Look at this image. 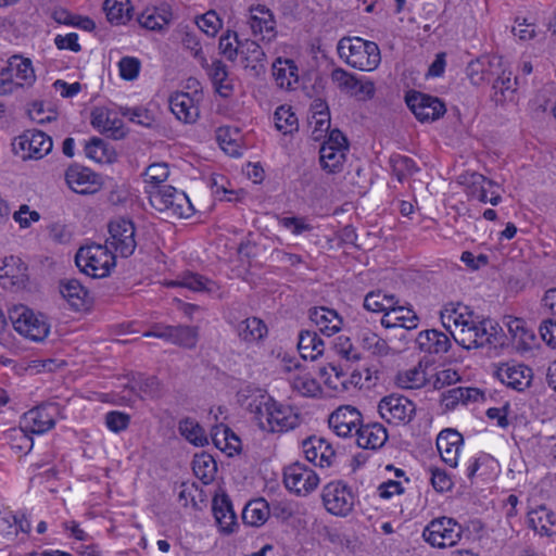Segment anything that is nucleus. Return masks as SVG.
<instances>
[{
	"label": "nucleus",
	"mask_w": 556,
	"mask_h": 556,
	"mask_svg": "<svg viewBox=\"0 0 556 556\" xmlns=\"http://www.w3.org/2000/svg\"><path fill=\"white\" fill-rule=\"evenodd\" d=\"M273 76L280 88L291 89L299 80V68L293 60L277 58L273 63Z\"/></svg>",
	"instance_id": "35"
},
{
	"label": "nucleus",
	"mask_w": 556,
	"mask_h": 556,
	"mask_svg": "<svg viewBox=\"0 0 556 556\" xmlns=\"http://www.w3.org/2000/svg\"><path fill=\"white\" fill-rule=\"evenodd\" d=\"M247 409L258 428L266 432H287L301 424L300 414L294 407L277 402L267 393L251 396Z\"/></svg>",
	"instance_id": "1"
},
{
	"label": "nucleus",
	"mask_w": 556,
	"mask_h": 556,
	"mask_svg": "<svg viewBox=\"0 0 556 556\" xmlns=\"http://www.w3.org/2000/svg\"><path fill=\"white\" fill-rule=\"evenodd\" d=\"M179 432L197 446H204L208 442L203 428L191 418H186L179 422Z\"/></svg>",
	"instance_id": "51"
},
{
	"label": "nucleus",
	"mask_w": 556,
	"mask_h": 556,
	"mask_svg": "<svg viewBox=\"0 0 556 556\" xmlns=\"http://www.w3.org/2000/svg\"><path fill=\"white\" fill-rule=\"evenodd\" d=\"M149 201L155 210L172 216L188 218L194 213L188 195L173 186L149 191Z\"/></svg>",
	"instance_id": "6"
},
{
	"label": "nucleus",
	"mask_w": 556,
	"mask_h": 556,
	"mask_svg": "<svg viewBox=\"0 0 556 556\" xmlns=\"http://www.w3.org/2000/svg\"><path fill=\"white\" fill-rule=\"evenodd\" d=\"M123 116L128 117L130 122L141 126L149 127L153 124L154 118L144 108H121Z\"/></svg>",
	"instance_id": "58"
},
{
	"label": "nucleus",
	"mask_w": 556,
	"mask_h": 556,
	"mask_svg": "<svg viewBox=\"0 0 556 556\" xmlns=\"http://www.w3.org/2000/svg\"><path fill=\"white\" fill-rule=\"evenodd\" d=\"M504 65V60L498 55H483L471 61L467 66V76L476 85L491 83Z\"/></svg>",
	"instance_id": "18"
},
{
	"label": "nucleus",
	"mask_w": 556,
	"mask_h": 556,
	"mask_svg": "<svg viewBox=\"0 0 556 556\" xmlns=\"http://www.w3.org/2000/svg\"><path fill=\"white\" fill-rule=\"evenodd\" d=\"M167 287H184L193 292L205 293L211 296H220V286L217 280H169Z\"/></svg>",
	"instance_id": "46"
},
{
	"label": "nucleus",
	"mask_w": 556,
	"mask_h": 556,
	"mask_svg": "<svg viewBox=\"0 0 556 556\" xmlns=\"http://www.w3.org/2000/svg\"><path fill=\"white\" fill-rule=\"evenodd\" d=\"M199 341V327L178 325L174 326L173 344L194 349Z\"/></svg>",
	"instance_id": "52"
},
{
	"label": "nucleus",
	"mask_w": 556,
	"mask_h": 556,
	"mask_svg": "<svg viewBox=\"0 0 556 556\" xmlns=\"http://www.w3.org/2000/svg\"><path fill=\"white\" fill-rule=\"evenodd\" d=\"M500 73L493 78L491 101L497 106H505L516 101L517 78L513 77V73L504 64L498 71Z\"/></svg>",
	"instance_id": "17"
},
{
	"label": "nucleus",
	"mask_w": 556,
	"mask_h": 556,
	"mask_svg": "<svg viewBox=\"0 0 556 556\" xmlns=\"http://www.w3.org/2000/svg\"><path fill=\"white\" fill-rule=\"evenodd\" d=\"M382 419L388 424H408L416 413L415 404L403 395L391 394L384 396L378 405Z\"/></svg>",
	"instance_id": "13"
},
{
	"label": "nucleus",
	"mask_w": 556,
	"mask_h": 556,
	"mask_svg": "<svg viewBox=\"0 0 556 556\" xmlns=\"http://www.w3.org/2000/svg\"><path fill=\"white\" fill-rule=\"evenodd\" d=\"M337 50L342 60L359 71H374L381 61L378 45L359 37H343L339 40Z\"/></svg>",
	"instance_id": "3"
},
{
	"label": "nucleus",
	"mask_w": 556,
	"mask_h": 556,
	"mask_svg": "<svg viewBox=\"0 0 556 556\" xmlns=\"http://www.w3.org/2000/svg\"><path fill=\"white\" fill-rule=\"evenodd\" d=\"M86 155L99 163L109 161L108 148L105 142L97 137L91 140L85 147Z\"/></svg>",
	"instance_id": "59"
},
{
	"label": "nucleus",
	"mask_w": 556,
	"mask_h": 556,
	"mask_svg": "<svg viewBox=\"0 0 556 556\" xmlns=\"http://www.w3.org/2000/svg\"><path fill=\"white\" fill-rule=\"evenodd\" d=\"M91 125L114 139H122L125 136L123 122L114 112L103 106H97L91 111Z\"/></svg>",
	"instance_id": "24"
},
{
	"label": "nucleus",
	"mask_w": 556,
	"mask_h": 556,
	"mask_svg": "<svg viewBox=\"0 0 556 556\" xmlns=\"http://www.w3.org/2000/svg\"><path fill=\"white\" fill-rule=\"evenodd\" d=\"M243 41L238 39V35L235 31L228 30L219 38L218 48L220 53L228 60L233 62L238 54H240V46Z\"/></svg>",
	"instance_id": "55"
},
{
	"label": "nucleus",
	"mask_w": 556,
	"mask_h": 556,
	"mask_svg": "<svg viewBox=\"0 0 556 556\" xmlns=\"http://www.w3.org/2000/svg\"><path fill=\"white\" fill-rule=\"evenodd\" d=\"M415 343L419 351L435 355L446 353L452 346L450 338L437 329L420 331Z\"/></svg>",
	"instance_id": "27"
},
{
	"label": "nucleus",
	"mask_w": 556,
	"mask_h": 556,
	"mask_svg": "<svg viewBox=\"0 0 556 556\" xmlns=\"http://www.w3.org/2000/svg\"><path fill=\"white\" fill-rule=\"evenodd\" d=\"M169 175L166 163H154L147 167L144 172V181L155 188L159 184L165 181Z\"/></svg>",
	"instance_id": "57"
},
{
	"label": "nucleus",
	"mask_w": 556,
	"mask_h": 556,
	"mask_svg": "<svg viewBox=\"0 0 556 556\" xmlns=\"http://www.w3.org/2000/svg\"><path fill=\"white\" fill-rule=\"evenodd\" d=\"M405 101L415 117L421 123L434 122L446 112L445 104L441 99L419 91L407 92Z\"/></svg>",
	"instance_id": "9"
},
{
	"label": "nucleus",
	"mask_w": 556,
	"mask_h": 556,
	"mask_svg": "<svg viewBox=\"0 0 556 556\" xmlns=\"http://www.w3.org/2000/svg\"><path fill=\"white\" fill-rule=\"evenodd\" d=\"M270 515L268 503L264 498L250 501L243 508L242 520L244 523L260 527L264 525Z\"/></svg>",
	"instance_id": "37"
},
{
	"label": "nucleus",
	"mask_w": 556,
	"mask_h": 556,
	"mask_svg": "<svg viewBox=\"0 0 556 556\" xmlns=\"http://www.w3.org/2000/svg\"><path fill=\"white\" fill-rule=\"evenodd\" d=\"M331 79L338 87L346 92H355L358 89V80L354 75L343 68H336L331 73Z\"/></svg>",
	"instance_id": "56"
},
{
	"label": "nucleus",
	"mask_w": 556,
	"mask_h": 556,
	"mask_svg": "<svg viewBox=\"0 0 556 556\" xmlns=\"http://www.w3.org/2000/svg\"><path fill=\"white\" fill-rule=\"evenodd\" d=\"M309 126L313 128L312 135L315 140H319L328 135L330 129V114L325 102L318 101L313 105L312 116L309 117Z\"/></svg>",
	"instance_id": "36"
},
{
	"label": "nucleus",
	"mask_w": 556,
	"mask_h": 556,
	"mask_svg": "<svg viewBox=\"0 0 556 556\" xmlns=\"http://www.w3.org/2000/svg\"><path fill=\"white\" fill-rule=\"evenodd\" d=\"M506 326L511 338L526 349H530L535 340L532 330L526 327V321L517 317H507Z\"/></svg>",
	"instance_id": "45"
},
{
	"label": "nucleus",
	"mask_w": 556,
	"mask_h": 556,
	"mask_svg": "<svg viewBox=\"0 0 556 556\" xmlns=\"http://www.w3.org/2000/svg\"><path fill=\"white\" fill-rule=\"evenodd\" d=\"M248 24L255 37L261 40L271 41L276 38V21L273 13L265 5L251 8Z\"/></svg>",
	"instance_id": "22"
},
{
	"label": "nucleus",
	"mask_w": 556,
	"mask_h": 556,
	"mask_svg": "<svg viewBox=\"0 0 556 556\" xmlns=\"http://www.w3.org/2000/svg\"><path fill=\"white\" fill-rule=\"evenodd\" d=\"M478 394L477 389L457 387L443 393L442 401L446 408H454L458 403L465 404L471 399H476Z\"/></svg>",
	"instance_id": "54"
},
{
	"label": "nucleus",
	"mask_w": 556,
	"mask_h": 556,
	"mask_svg": "<svg viewBox=\"0 0 556 556\" xmlns=\"http://www.w3.org/2000/svg\"><path fill=\"white\" fill-rule=\"evenodd\" d=\"M103 11L111 24L122 25L130 20L131 5L129 0H105Z\"/></svg>",
	"instance_id": "42"
},
{
	"label": "nucleus",
	"mask_w": 556,
	"mask_h": 556,
	"mask_svg": "<svg viewBox=\"0 0 556 556\" xmlns=\"http://www.w3.org/2000/svg\"><path fill=\"white\" fill-rule=\"evenodd\" d=\"M348 150L346 137L339 129H332L319 150L323 168L329 173L340 172L345 162Z\"/></svg>",
	"instance_id": "10"
},
{
	"label": "nucleus",
	"mask_w": 556,
	"mask_h": 556,
	"mask_svg": "<svg viewBox=\"0 0 556 556\" xmlns=\"http://www.w3.org/2000/svg\"><path fill=\"white\" fill-rule=\"evenodd\" d=\"M321 498L327 511L334 516H348L354 507V495L342 481H332L326 484Z\"/></svg>",
	"instance_id": "11"
},
{
	"label": "nucleus",
	"mask_w": 556,
	"mask_h": 556,
	"mask_svg": "<svg viewBox=\"0 0 556 556\" xmlns=\"http://www.w3.org/2000/svg\"><path fill=\"white\" fill-rule=\"evenodd\" d=\"M529 526L539 534L552 536L556 534V514L544 505L528 513Z\"/></svg>",
	"instance_id": "32"
},
{
	"label": "nucleus",
	"mask_w": 556,
	"mask_h": 556,
	"mask_svg": "<svg viewBox=\"0 0 556 556\" xmlns=\"http://www.w3.org/2000/svg\"><path fill=\"white\" fill-rule=\"evenodd\" d=\"M451 336L456 343L466 350L480 349L486 345L496 349L506 344L503 329L491 320H470L467 327L453 330Z\"/></svg>",
	"instance_id": "2"
},
{
	"label": "nucleus",
	"mask_w": 556,
	"mask_h": 556,
	"mask_svg": "<svg viewBox=\"0 0 556 556\" xmlns=\"http://www.w3.org/2000/svg\"><path fill=\"white\" fill-rule=\"evenodd\" d=\"M399 304L394 294L383 293L380 290L367 293L364 299V307L374 313H384L390 311L393 305Z\"/></svg>",
	"instance_id": "44"
},
{
	"label": "nucleus",
	"mask_w": 556,
	"mask_h": 556,
	"mask_svg": "<svg viewBox=\"0 0 556 556\" xmlns=\"http://www.w3.org/2000/svg\"><path fill=\"white\" fill-rule=\"evenodd\" d=\"M110 237L106 240L116 252L123 257L130 256L136 249L135 225L131 220L118 218L112 220L109 225Z\"/></svg>",
	"instance_id": "14"
},
{
	"label": "nucleus",
	"mask_w": 556,
	"mask_h": 556,
	"mask_svg": "<svg viewBox=\"0 0 556 556\" xmlns=\"http://www.w3.org/2000/svg\"><path fill=\"white\" fill-rule=\"evenodd\" d=\"M291 388L299 394L314 397L320 393V384L307 372L298 374L291 379Z\"/></svg>",
	"instance_id": "50"
},
{
	"label": "nucleus",
	"mask_w": 556,
	"mask_h": 556,
	"mask_svg": "<svg viewBox=\"0 0 556 556\" xmlns=\"http://www.w3.org/2000/svg\"><path fill=\"white\" fill-rule=\"evenodd\" d=\"M9 317L14 329L29 340L43 341L50 332L47 317L41 313H35L25 305H15L10 309Z\"/></svg>",
	"instance_id": "5"
},
{
	"label": "nucleus",
	"mask_w": 556,
	"mask_h": 556,
	"mask_svg": "<svg viewBox=\"0 0 556 556\" xmlns=\"http://www.w3.org/2000/svg\"><path fill=\"white\" fill-rule=\"evenodd\" d=\"M7 63L11 78L17 84V89L33 85L36 75L29 59L22 58L21 55H12Z\"/></svg>",
	"instance_id": "34"
},
{
	"label": "nucleus",
	"mask_w": 556,
	"mask_h": 556,
	"mask_svg": "<svg viewBox=\"0 0 556 556\" xmlns=\"http://www.w3.org/2000/svg\"><path fill=\"white\" fill-rule=\"evenodd\" d=\"M67 186L76 193L91 194L101 188L98 174L87 167L71 166L65 173Z\"/></svg>",
	"instance_id": "19"
},
{
	"label": "nucleus",
	"mask_w": 556,
	"mask_h": 556,
	"mask_svg": "<svg viewBox=\"0 0 556 556\" xmlns=\"http://www.w3.org/2000/svg\"><path fill=\"white\" fill-rule=\"evenodd\" d=\"M471 184L475 188L471 191V195L477 198L480 202L491 203L492 205H497L501 202V195L495 191H490V188L494 185L492 180L481 174L475 173L471 175Z\"/></svg>",
	"instance_id": "40"
},
{
	"label": "nucleus",
	"mask_w": 556,
	"mask_h": 556,
	"mask_svg": "<svg viewBox=\"0 0 556 556\" xmlns=\"http://www.w3.org/2000/svg\"><path fill=\"white\" fill-rule=\"evenodd\" d=\"M172 13L166 8L147 9L138 16V23L149 30H161L168 25Z\"/></svg>",
	"instance_id": "41"
},
{
	"label": "nucleus",
	"mask_w": 556,
	"mask_h": 556,
	"mask_svg": "<svg viewBox=\"0 0 556 556\" xmlns=\"http://www.w3.org/2000/svg\"><path fill=\"white\" fill-rule=\"evenodd\" d=\"M309 319L318 327L319 331L331 337L342 328L343 320L341 316L328 307H313L309 309Z\"/></svg>",
	"instance_id": "29"
},
{
	"label": "nucleus",
	"mask_w": 556,
	"mask_h": 556,
	"mask_svg": "<svg viewBox=\"0 0 556 556\" xmlns=\"http://www.w3.org/2000/svg\"><path fill=\"white\" fill-rule=\"evenodd\" d=\"M52 146V139L47 134L28 129L14 140L13 150L23 160H39L51 151Z\"/></svg>",
	"instance_id": "8"
},
{
	"label": "nucleus",
	"mask_w": 556,
	"mask_h": 556,
	"mask_svg": "<svg viewBox=\"0 0 556 556\" xmlns=\"http://www.w3.org/2000/svg\"><path fill=\"white\" fill-rule=\"evenodd\" d=\"M396 384L402 389H419L428 382L426 369L421 364L402 370L396 375Z\"/></svg>",
	"instance_id": "43"
},
{
	"label": "nucleus",
	"mask_w": 556,
	"mask_h": 556,
	"mask_svg": "<svg viewBox=\"0 0 556 556\" xmlns=\"http://www.w3.org/2000/svg\"><path fill=\"white\" fill-rule=\"evenodd\" d=\"M283 482L289 491L305 496L318 486L319 477L306 465L293 463L285 468Z\"/></svg>",
	"instance_id": "12"
},
{
	"label": "nucleus",
	"mask_w": 556,
	"mask_h": 556,
	"mask_svg": "<svg viewBox=\"0 0 556 556\" xmlns=\"http://www.w3.org/2000/svg\"><path fill=\"white\" fill-rule=\"evenodd\" d=\"M212 510L220 531L224 533L233 532L235 527L238 525L237 516L227 494L223 493L213 498Z\"/></svg>",
	"instance_id": "28"
},
{
	"label": "nucleus",
	"mask_w": 556,
	"mask_h": 556,
	"mask_svg": "<svg viewBox=\"0 0 556 556\" xmlns=\"http://www.w3.org/2000/svg\"><path fill=\"white\" fill-rule=\"evenodd\" d=\"M237 331L242 341L253 343L262 340L267 334V327L262 319L250 317L239 323Z\"/></svg>",
	"instance_id": "39"
},
{
	"label": "nucleus",
	"mask_w": 556,
	"mask_h": 556,
	"mask_svg": "<svg viewBox=\"0 0 556 556\" xmlns=\"http://www.w3.org/2000/svg\"><path fill=\"white\" fill-rule=\"evenodd\" d=\"M390 165L393 174L400 182L414 175L418 167L414 160L401 154H394L390 157Z\"/></svg>",
	"instance_id": "53"
},
{
	"label": "nucleus",
	"mask_w": 556,
	"mask_h": 556,
	"mask_svg": "<svg viewBox=\"0 0 556 556\" xmlns=\"http://www.w3.org/2000/svg\"><path fill=\"white\" fill-rule=\"evenodd\" d=\"M419 318L416 313L407 307L393 305L390 311H387L381 318V325L384 328H401L405 330L416 329Z\"/></svg>",
	"instance_id": "30"
},
{
	"label": "nucleus",
	"mask_w": 556,
	"mask_h": 556,
	"mask_svg": "<svg viewBox=\"0 0 556 556\" xmlns=\"http://www.w3.org/2000/svg\"><path fill=\"white\" fill-rule=\"evenodd\" d=\"M58 412L59 407L54 403L33 408L24 414V427L33 433H45L54 427Z\"/></svg>",
	"instance_id": "20"
},
{
	"label": "nucleus",
	"mask_w": 556,
	"mask_h": 556,
	"mask_svg": "<svg viewBox=\"0 0 556 556\" xmlns=\"http://www.w3.org/2000/svg\"><path fill=\"white\" fill-rule=\"evenodd\" d=\"M197 25L204 34L214 37L222 26V21L214 11H208L197 20Z\"/></svg>",
	"instance_id": "60"
},
{
	"label": "nucleus",
	"mask_w": 556,
	"mask_h": 556,
	"mask_svg": "<svg viewBox=\"0 0 556 556\" xmlns=\"http://www.w3.org/2000/svg\"><path fill=\"white\" fill-rule=\"evenodd\" d=\"M463 443V437L453 429L442 430L437 438V447L442 460L451 466H457L459 450Z\"/></svg>",
	"instance_id": "25"
},
{
	"label": "nucleus",
	"mask_w": 556,
	"mask_h": 556,
	"mask_svg": "<svg viewBox=\"0 0 556 556\" xmlns=\"http://www.w3.org/2000/svg\"><path fill=\"white\" fill-rule=\"evenodd\" d=\"M59 292L67 308L76 313H87L93 306V295L80 280H65L59 286Z\"/></svg>",
	"instance_id": "15"
},
{
	"label": "nucleus",
	"mask_w": 556,
	"mask_h": 556,
	"mask_svg": "<svg viewBox=\"0 0 556 556\" xmlns=\"http://www.w3.org/2000/svg\"><path fill=\"white\" fill-rule=\"evenodd\" d=\"M217 140L220 148L230 156H239L241 154L238 139L231 136L229 128H219Z\"/></svg>",
	"instance_id": "61"
},
{
	"label": "nucleus",
	"mask_w": 556,
	"mask_h": 556,
	"mask_svg": "<svg viewBox=\"0 0 556 556\" xmlns=\"http://www.w3.org/2000/svg\"><path fill=\"white\" fill-rule=\"evenodd\" d=\"M276 129L283 135L292 134L298 130V117L291 111L290 106L281 105L277 108L274 114Z\"/></svg>",
	"instance_id": "48"
},
{
	"label": "nucleus",
	"mask_w": 556,
	"mask_h": 556,
	"mask_svg": "<svg viewBox=\"0 0 556 556\" xmlns=\"http://www.w3.org/2000/svg\"><path fill=\"white\" fill-rule=\"evenodd\" d=\"M497 378L509 388L523 391L530 387L533 372L532 369L519 363L502 364L496 370Z\"/></svg>",
	"instance_id": "21"
},
{
	"label": "nucleus",
	"mask_w": 556,
	"mask_h": 556,
	"mask_svg": "<svg viewBox=\"0 0 556 556\" xmlns=\"http://www.w3.org/2000/svg\"><path fill=\"white\" fill-rule=\"evenodd\" d=\"M325 374L328 375L327 383L334 390H345L348 380L345 379V372L340 366L329 364L327 368H325Z\"/></svg>",
	"instance_id": "64"
},
{
	"label": "nucleus",
	"mask_w": 556,
	"mask_h": 556,
	"mask_svg": "<svg viewBox=\"0 0 556 556\" xmlns=\"http://www.w3.org/2000/svg\"><path fill=\"white\" fill-rule=\"evenodd\" d=\"M324 341L315 331H301L299 334L298 349L304 359L315 361L324 352Z\"/></svg>",
	"instance_id": "38"
},
{
	"label": "nucleus",
	"mask_w": 556,
	"mask_h": 556,
	"mask_svg": "<svg viewBox=\"0 0 556 556\" xmlns=\"http://www.w3.org/2000/svg\"><path fill=\"white\" fill-rule=\"evenodd\" d=\"M192 469L194 475L207 484L213 480L216 472V463L213 457L208 454L195 455L192 462Z\"/></svg>",
	"instance_id": "49"
},
{
	"label": "nucleus",
	"mask_w": 556,
	"mask_h": 556,
	"mask_svg": "<svg viewBox=\"0 0 556 556\" xmlns=\"http://www.w3.org/2000/svg\"><path fill=\"white\" fill-rule=\"evenodd\" d=\"M240 54L244 68L249 70L254 77L265 74L266 54L256 41L244 40L240 46Z\"/></svg>",
	"instance_id": "26"
},
{
	"label": "nucleus",
	"mask_w": 556,
	"mask_h": 556,
	"mask_svg": "<svg viewBox=\"0 0 556 556\" xmlns=\"http://www.w3.org/2000/svg\"><path fill=\"white\" fill-rule=\"evenodd\" d=\"M169 108L181 122L193 123L199 117V109L194 99L187 92H176L169 97Z\"/></svg>",
	"instance_id": "33"
},
{
	"label": "nucleus",
	"mask_w": 556,
	"mask_h": 556,
	"mask_svg": "<svg viewBox=\"0 0 556 556\" xmlns=\"http://www.w3.org/2000/svg\"><path fill=\"white\" fill-rule=\"evenodd\" d=\"M355 437L359 447L378 450L386 444L388 432L381 424H362Z\"/></svg>",
	"instance_id": "31"
},
{
	"label": "nucleus",
	"mask_w": 556,
	"mask_h": 556,
	"mask_svg": "<svg viewBox=\"0 0 556 556\" xmlns=\"http://www.w3.org/2000/svg\"><path fill=\"white\" fill-rule=\"evenodd\" d=\"M305 458L319 467H329L336 458V452L331 444L323 439L311 437L303 441Z\"/></svg>",
	"instance_id": "23"
},
{
	"label": "nucleus",
	"mask_w": 556,
	"mask_h": 556,
	"mask_svg": "<svg viewBox=\"0 0 556 556\" xmlns=\"http://www.w3.org/2000/svg\"><path fill=\"white\" fill-rule=\"evenodd\" d=\"M75 263L90 278H106L115 266V255L106 245L92 243L77 251Z\"/></svg>",
	"instance_id": "4"
},
{
	"label": "nucleus",
	"mask_w": 556,
	"mask_h": 556,
	"mask_svg": "<svg viewBox=\"0 0 556 556\" xmlns=\"http://www.w3.org/2000/svg\"><path fill=\"white\" fill-rule=\"evenodd\" d=\"M359 342L363 349L376 356H386L390 352L387 341L370 330L361 332Z\"/></svg>",
	"instance_id": "47"
},
{
	"label": "nucleus",
	"mask_w": 556,
	"mask_h": 556,
	"mask_svg": "<svg viewBox=\"0 0 556 556\" xmlns=\"http://www.w3.org/2000/svg\"><path fill=\"white\" fill-rule=\"evenodd\" d=\"M362 422L361 412L351 405L338 407L328 418L329 427L341 438L356 435Z\"/></svg>",
	"instance_id": "16"
},
{
	"label": "nucleus",
	"mask_w": 556,
	"mask_h": 556,
	"mask_svg": "<svg viewBox=\"0 0 556 556\" xmlns=\"http://www.w3.org/2000/svg\"><path fill=\"white\" fill-rule=\"evenodd\" d=\"M130 422V416L126 413L112 410L105 415V425L106 427L115 433L124 431L127 429Z\"/></svg>",
	"instance_id": "63"
},
{
	"label": "nucleus",
	"mask_w": 556,
	"mask_h": 556,
	"mask_svg": "<svg viewBox=\"0 0 556 556\" xmlns=\"http://www.w3.org/2000/svg\"><path fill=\"white\" fill-rule=\"evenodd\" d=\"M121 77L126 80H134L138 77L141 63L135 56H124L118 62Z\"/></svg>",
	"instance_id": "62"
},
{
	"label": "nucleus",
	"mask_w": 556,
	"mask_h": 556,
	"mask_svg": "<svg viewBox=\"0 0 556 556\" xmlns=\"http://www.w3.org/2000/svg\"><path fill=\"white\" fill-rule=\"evenodd\" d=\"M462 535L463 527L455 519L445 516L431 520L422 531L424 540L438 548L456 545Z\"/></svg>",
	"instance_id": "7"
}]
</instances>
